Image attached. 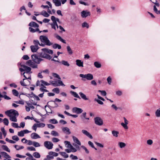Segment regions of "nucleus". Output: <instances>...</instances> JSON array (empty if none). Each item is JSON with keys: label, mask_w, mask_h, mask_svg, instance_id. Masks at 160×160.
Listing matches in <instances>:
<instances>
[{"label": "nucleus", "mask_w": 160, "mask_h": 160, "mask_svg": "<svg viewBox=\"0 0 160 160\" xmlns=\"http://www.w3.org/2000/svg\"><path fill=\"white\" fill-rule=\"evenodd\" d=\"M72 111L73 112L77 114L81 113L83 112V110L81 108L77 107L73 108Z\"/></svg>", "instance_id": "obj_15"}, {"label": "nucleus", "mask_w": 160, "mask_h": 160, "mask_svg": "<svg viewBox=\"0 0 160 160\" xmlns=\"http://www.w3.org/2000/svg\"><path fill=\"white\" fill-rule=\"evenodd\" d=\"M39 39L41 42L44 43L47 45L50 46L52 44V43L50 42L48 38L46 36H40L39 37Z\"/></svg>", "instance_id": "obj_3"}, {"label": "nucleus", "mask_w": 160, "mask_h": 160, "mask_svg": "<svg viewBox=\"0 0 160 160\" xmlns=\"http://www.w3.org/2000/svg\"><path fill=\"white\" fill-rule=\"evenodd\" d=\"M29 26L31 27H33L34 28H38L39 25L34 22H31L29 24Z\"/></svg>", "instance_id": "obj_23"}, {"label": "nucleus", "mask_w": 160, "mask_h": 160, "mask_svg": "<svg viewBox=\"0 0 160 160\" xmlns=\"http://www.w3.org/2000/svg\"><path fill=\"white\" fill-rule=\"evenodd\" d=\"M56 38H57V39L59 40V41H60L62 42L63 43H66V42L64 40L62 39L61 37L60 36L58 35H57L56 36Z\"/></svg>", "instance_id": "obj_32"}, {"label": "nucleus", "mask_w": 160, "mask_h": 160, "mask_svg": "<svg viewBox=\"0 0 160 160\" xmlns=\"http://www.w3.org/2000/svg\"><path fill=\"white\" fill-rule=\"evenodd\" d=\"M18 66L19 67V70L21 72L25 71L23 73V77L26 78L31 80L30 74L32 73L31 71V68L30 67L27 66L25 65L18 63Z\"/></svg>", "instance_id": "obj_1"}, {"label": "nucleus", "mask_w": 160, "mask_h": 160, "mask_svg": "<svg viewBox=\"0 0 160 160\" xmlns=\"http://www.w3.org/2000/svg\"><path fill=\"white\" fill-rule=\"evenodd\" d=\"M33 156L36 158H40L41 155L39 153L37 152H35L33 153Z\"/></svg>", "instance_id": "obj_34"}, {"label": "nucleus", "mask_w": 160, "mask_h": 160, "mask_svg": "<svg viewBox=\"0 0 160 160\" xmlns=\"http://www.w3.org/2000/svg\"><path fill=\"white\" fill-rule=\"evenodd\" d=\"M55 20V21L57 22H58L60 23V21L59 20V19L58 18H56V17L54 16H52L51 17V19L52 20V19L53 18Z\"/></svg>", "instance_id": "obj_59"}, {"label": "nucleus", "mask_w": 160, "mask_h": 160, "mask_svg": "<svg viewBox=\"0 0 160 160\" xmlns=\"http://www.w3.org/2000/svg\"><path fill=\"white\" fill-rule=\"evenodd\" d=\"M21 141L22 142L25 143H27V144L29 145H33V142H32L30 140H27L24 138H22V139Z\"/></svg>", "instance_id": "obj_16"}, {"label": "nucleus", "mask_w": 160, "mask_h": 160, "mask_svg": "<svg viewBox=\"0 0 160 160\" xmlns=\"http://www.w3.org/2000/svg\"><path fill=\"white\" fill-rule=\"evenodd\" d=\"M98 92H101L102 95L103 96H105L107 94L106 92L105 91H101L100 90H99L98 91Z\"/></svg>", "instance_id": "obj_60"}, {"label": "nucleus", "mask_w": 160, "mask_h": 160, "mask_svg": "<svg viewBox=\"0 0 160 160\" xmlns=\"http://www.w3.org/2000/svg\"><path fill=\"white\" fill-rule=\"evenodd\" d=\"M37 125L38 128H43L45 126V124L42 123H38L37 124Z\"/></svg>", "instance_id": "obj_57"}, {"label": "nucleus", "mask_w": 160, "mask_h": 160, "mask_svg": "<svg viewBox=\"0 0 160 160\" xmlns=\"http://www.w3.org/2000/svg\"><path fill=\"white\" fill-rule=\"evenodd\" d=\"M60 63H61L62 65H64V66L67 67H69L70 66V64L68 62L64 60L62 61Z\"/></svg>", "instance_id": "obj_37"}, {"label": "nucleus", "mask_w": 160, "mask_h": 160, "mask_svg": "<svg viewBox=\"0 0 160 160\" xmlns=\"http://www.w3.org/2000/svg\"><path fill=\"white\" fill-rule=\"evenodd\" d=\"M94 65L97 68H99L101 67V64L98 62H94Z\"/></svg>", "instance_id": "obj_44"}, {"label": "nucleus", "mask_w": 160, "mask_h": 160, "mask_svg": "<svg viewBox=\"0 0 160 160\" xmlns=\"http://www.w3.org/2000/svg\"><path fill=\"white\" fill-rule=\"evenodd\" d=\"M18 135L19 137H22L24 136V134L23 130L18 132Z\"/></svg>", "instance_id": "obj_53"}, {"label": "nucleus", "mask_w": 160, "mask_h": 160, "mask_svg": "<svg viewBox=\"0 0 160 160\" xmlns=\"http://www.w3.org/2000/svg\"><path fill=\"white\" fill-rule=\"evenodd\" d=\"M79 76L80 77L85 78L88 80H91L93 78V75L90 73H88L86 74H81L79 75Z\"/></svg>", "instance_id": "obj_5"}, {"label": "nucleus", "mask_w": 160, "mask_h": 160, "mask_svg": "<svg viewBox=\"0 0 160 160\" xmlns=\"http://www.w3.org/2000/svg\"><path fill=\"white\" fill-rule=\"evenodd\" d=\"M64 143H65L66 147L67 148H71V147L72 146L70 143V142L68 141H65Z\"/></svg>", "instance_id": "obj_40"}, {"label": "nucleus", "mask_w": 160, "mask_h": 160, "mask_svg": "<svg viewBox=\"0 0 160 160\" xmlns=\"http://www.w3.org/2000/svg\"><path fill=\"white\" fill-rule=\"evenodd\" d=\"M31 138L32 139H37L41 138L36 133L33 132L30 135Z\"/></svg>", "instance_id": "obj_20"}, {"label": "nucleus", "mask_w": 160, "mask_h": 160, "mask_svg": "<svg viewBox=\"0 0 160 160\" xmlns=\"http://www.w3.org/2000/svg\"><path fill=\"white\" fill-rule=\"evenodd\" d=\"M6 141L11 143H15L16 142L15 141H14L12 140H10L7 138H6Z\"/></svg>", "instance_id": "obj_64"}, {"label": "nucleus", "mask_w": 160, "mask_h": 160, "mask_svg": "<svg viewBox=\"0 0 160 160\" xmlns=\"http://www.w3.org/2000/svg\"><path fill=\"white\" fill-rule=\"evenodd\" d=\"M153 10H154V11L157 14H160V11L158 10L157 8L156 7V6L155 5L153 6Z\"/></svg>", "instance_id": "obj_56"}, {"label": "nucleus", "mask_w": 160, "mask_h": 160, "mask_svg": "<svg viewBox=\"0 0 160 160\" xmlns=\"http://www.w3.org/2000/svg\"><path fill=\"white\" fill-rule=\"evenodd\" d=\"M44 146L48 149H51L53 148V144L50 141H46L44 142Z\"/></svg>", "instance_id": "obj_7"}, {"label": "nucleus", "mask_w": 160, "mask_h": 160, "mask_svg": "<svg viewBox=\"0 0 160 160\" xmlns=\"http://www.w3.org/2000/svg\"><path fill=\"white\" fill-rule=\"evenodd\" d=\"M33 145L35 147H38L40 146V145L39 143L35 141H34L33 142Z\"/></svg>", "instance_id": "obj_55"}, {"label": "nucleus", "mask_w": 160, "mask_h": 160, "mask_svg": "<svg viewBox=\"0 0 160 160\" xmlns=\"http://www.w3.org/2000/svg\"><path fill=\"white\" fill-rule=\"evenodd\" d=\"M52 47L54 49L58 48V49H60L61 48V46L60 45H59L57 43H55L52 45Z\"/></svg>", "instance_id": "obj_31"}, {"label": "nucleus", "mask_w": 160, "mask_h": 160, "mask_svg": "<svg viewBox=\"0 0 160 160\" xmlns=\"http://www.w3.org/2000/svg\"><path fill=\"white\" fill-rule=\"evenodd\" d=\"M42 51H44L45 52H46L47 53L52 54H53V52L52 50H50L47 48H43L42 49Z\"/></svg>", "instance_id": "obj_28"}, {"label": "nucleus", "mask_w": 160, "mask_h": 160, "mask_svg": "<svg viewBox=\"0 0 160 160\" xmlns=\"http://www.w3.org/2000/svg\"><path fill=\"white\" fill-rule=\"evenodd\" d=\"M52 91L57 94H58L60 92V90L58 88H56L53 89Z\"/></svg>", "instance_id": "obj_50"}, {"label": "nucleus", "mask_w": 160, "mask_h": 160, "mask_svg": "<svg viewBox=\"0 0 160 160\" xmlns=\"http://www.w3.org/2000/svg\"><path fill=\"white\" fill-rule=\"evenodd\" d=\"M3 122L4 124L6 126H8V125L9 124V121L8 120V119L6 118H4L3 120Z\"/></svg>", "instance_id": "obj_52"}, {"label": "nucleus", "mask_w": 160, "mask_h": 160, "mask_svg": "<svg viewBox=\"0 0 160 160\" xmlns=\"http://www.w3.org/2000/svg\"><path fill=\"white\" fill-rule=\"evenodd\" d=\"M97 96L98 99H97V98H95L94 99V101L97 102L99 104H100V105L103 104V102L102 101H101L100 100H101L103 101H104L105 100V99L99 96L98 94H97Z\"/></svg>", "instance_id": "obj_12"}, {"label": "nucleus", "mask_w": 160, "mask_h": 160, "mask_svg": "<svg viewBox=\"0 0 160 160\" xmlns=\"http://www.w3.org/2000/svg\"><path fill=\"white\" fill-rule=\"evenodd\" d=\"M51 134L54 136H59L58 133L55 131H52L51 132Z\"/></svg>", "instance_id": "obj_49"}, {"label": "nucleus", "mask_w": 160, "mask_h": 160, "mask_svg": "<svg viewBox=\"0 0 160 160\" xmlns=\"http://www.w3.org/2000/svg\"><path fill=\"white\" fill-rule=\"evenodd\" d=\"M58 83V86H65V85H64L62 81L60 80H58L57 81Z\"/></svg>", "instance_id": "obj_58"}, {"label": "nucleus", "mask_w": 160, "mask_h": 160, "mask_svg": "<svg viewBox=\"0 0 160 160\" xmlns=\"http://www.w3.org/2000/svg\"><path fill=\"white\" fill-rule=\"evenodd\" d=\"M29 31L32 32L34 33L36 32H38V33H41L42 31H41L39 30V29L38 28H36V29H34L32 27H29Z\"/></svg>", "instance_id": "obj_21"}, {"label": "nucleus", "mask_w": 160, "mask_h": 160, "mask_svg": "<svg viewBox=\"0 0 160 160\" xmlns=\"http://www.w3.org/2000/svg\"><path fill=\"white\" fill-rule=\"evenodd\" d=\"M30 48L32 52H36L39 48L38 46L35 45H31Z\"/></svg>", "instance_id": "obj_22"}, {"label": "nucleus", "mask_w": 160, "mask_h": 160, "mask_svg": "<svg viewBox=\"0 0 160 160\" xmlns=\"http://www.w3.org/2000/svg\"><path fill=\"white\" fill-rule=\"evenodd\" d=\"M12 139L16 141H18L19 140V138L16 135L13 136L12 137Z\"/></svg>", "instance_id": "obj_63"}, {"label": "nucleus", "mask_w": 160, "mask_h": 160, "mask_svg": "<svg viewBox=\"0 0 160 160\" xmlns=\"http://www.w3.org/2000/svg\"><path fill=\"white\" fill-rule=\"evenodd\" d=\"M82 131L83 134L86 135L90 139H92L93 137L91 135V134H90V133H89V132L87 130L83 129L82 130Z\"/></svg>", "instance_id": "obj_18"}, {"label": "nucleus", "mask_w": 160, "mask_h": 160, "mask_svg": "<svg viewBox=\"0 0 160 160\" xmlns=\"http://www.w3.org/2000/svg\"><path fill=\"white\" fill-rule=\"evenodd\" d=\"M40 15H43V16L45 17H48L49 16V14H48L46 11H43L42 12L40 13Z\"/></svg>", "instance_id": "obj_35"}, {"label": "nucleus", "mask_w": 160, "mask_h": 160, "mask_svg": "<svg viewBox=\"0 0 160 160\" xmlns=\"http://www.w3.org/2000/svg\"><path fill=\"white\" fill-rule=\"evenodd\" d=\"M1 154L2 156L5 158L4 160H7L9 158H11V157L6 152H1Z\"/></svg>", "instance_id": "obj_19"}, {"label": "nucleus", "mask_w": 160, "mask_h": 160, "mask_svg": "<svg viewBox=\"0 0 160 160\" xmlns=\"http://www.w3.org/2000/svg\"><path fill=\"white\" fill-rule=\"evenodd\" d=\"M26 64L27 65L33 68H38L37 64L33 61L31 60L27 61Z\"/></svg>", "instance_id": "obj_6"}, {"label": "nucleus", "mask_w": 160, "mask_h": 160, "mask_svg": "<svg viewBox=\"0 0 160 160\" xmlns=\"http://www.w3.org/2000/svg\"><path fill=\"white\" fill-rule=\"evenodd\" d=\"M67 49L69 54L71 55L72 54L73 52L69 46H68L67 47Z\"/></svg>", "instance_id": "obj_43"}, {"label": "nucleus", "mask_w": 160, "mask_h": 160, "mask_svg": "<svg viewBox=\"0 0 160 160\" xmlns=\"http://www.w3.org/2000/svg\"><path fill=\"white\" fill-rule=\"evenodd\" d=\"M62 131L64 133L68 135L71 134V132L68 128L67 127H62Z\"/></svg>", "instance_id": "obj_17"}, {"label": "nucleus", "mask_w": 160, "mask_h": 160, "mask_svg": "<svg viewBox=\"0 0 160 160\" xmlns=\"http://www.w3.org/2000/svg\"><path fill=\"white\" fill-rule=\"evenodd\" d=\"M70 93L72 96H73L74 97L78 98L79 99H80V97L78 95V94L77 92L71 91H70Z\"/></svg>", "instance_id": "obj_27"}, {"label": "nucleus", "mask_w": 160, "mask_h": 160, "mask_svg": "<svg viewBox=\"0 0 160 160\" xmlns=\"http://www.w3.org/2000/svg\"><path fill=\"white\" fill-rule=\"evenodd\" d=\"M40 56L42 58H46L48 59H50L51 58V56L48 54L46 52H45L44 51H42V52L41 53Z\"/></svg>", "instance_id": "obj_11"}, {"label": "nucleus", "mask_w": 160, "mask_h": 160, "mask_svg": "<svg viewBox=\"0 0 160 160\" xmlns=\"http://www.w3.org/2000/svg\"><path fill=\"white\" fill-rule=\"evenodd\" d=\"M90 15V13L88 11L83 10L81 12V16L83 18H85Z\"/></svg>", "instance_id": "obj_14"}, {"label": "nucleus", "mask_w": 160, "mask_h": 160, "mask_svg": "<svg viewBox=\"0 0 160 160\" xmlns=\"http://www.w3.org/2000/svg\"><path fill=\"white\" fill-rule=\"evenodd\" d=\"M33 42L34 44L35 45V46H38V45L40 43L38 40H33Z\"/></svg>", "instance_id": "obj_62"}, {"label": "nucleus", "mask_w": 160, "mask_h": 160, "mask_svg": "<svg viewBox=\"0 0 160 160\" xmlns=\"http://www.w3.org/2000/svg\"><path fill=\"white\" fill-rule=\"evenodd\" d=\"M155 114L156 116L157 117H160V108H159L155 112Z\"/></svg>", "instance_id": "obj_46"}, {"label": "nucleus", "mask_w": 160, "mask_h": 160, "mask_svg": "<svg viewBox=\"0 0 160 160\" xmlns=\"http://www.w3.org/2000/svg\"><path fill=\"white\" fill-rule=\"evenodd\" d=\"M95 122L99 126H101L103 124L102 120L100 117H97L94 118Z\"/></svg>", "instance_id": "obj_10"}, {"label": "nucleus", "mask_w": 160, "mask_h": 160, "mask_svg": "<svg viewBox=\"0 0 160 160\" xmlns=\"http://www.w3.org/2000/svg\"><path fill=\"white\" fill-rule=\"evenodd\" d=\"M73 140L74 142L76 143L77 145L73 143V145L76 148L78 149L79 148V146L81 145V143L79 141L78 139L75 137L73 136L72 137Z\"/></svg>", "instance_id": "obj_8"}, {"label": "nucleus", "mask_w": 160, "mask_h": 160, "mask_svg": "<svg viewBox=\"0 0 160 160\" xmlns=\"http://www.w3.org/2000/svg\"><path fill=\"white\" fill-rule=\"evenodd\" d=\"M14 147L17 150H19L21 149H23L24 148V147L22 146H19L18 145H14Z\"/></svg>", "instance_id": "obj_33"}, {"label": "nucleus", "mask_w": 160, "mask_h": 160, "mask_svg": "<svg viewBox=\"0 0 160 160\" xmlns=\"http://www.w3.org/2000/svg\"><path fill=\"white\" fill-rule=\"evenodd\" d=\"M118 146L120 148H125L126 144L124 142H118Z\"/></svg>", "instance_id": "obj_24"}, {"label": "nucleus", "mask_w": 160, "mask_h": 160, "mask_svg": "<svg viewBox=\"0 0 160 160\" xmlns=\"http://www.w3.org/2000/svg\"><path fill=\"white\" fill-rule=\"evenodd\" d=\"M1 130L2 132L4 137H5L7 135V132L5 130L4 128L3 127L1 128Z\"/></svg>", "instance_id": "obj_51"}, {"label": "nucleus", "mask_w": 160, "mask_h": 160, "mask_svg": "<svg viewBox=\"0 0 160 160\" xmlns=\"http://www.w3.org/2000/svg\"><path fill=\"white\" fill-rule=\"evenodd\" d=\"M52 1L56 6L58 7L61 6V3L60 0H53Z\"/></svg>", "instance_id": "obj_26"}, {"label": "nucleus", "mask_w": 160, "mask_h": 160, "mask_svg": "<svg viewBox=\"0 0 160 160\" xmlns=\"http://www.w3.org/2000/svg\"><path fill=\"white\" fill-rule=\"evenodd\" d=\"M13 94L16 96H18L19 94L18 92L16 89H13L12 91Z\"/></svg>", "instance_id": "obj_47"}, {"label": "nucleus", "mask_w": 160, "mask_h": 160, "mask_svg": "<svg viewBox=\"0 0 160 160\" xmlns=\"http://www.w3.org/2000/svg\"><path fill=\"white\" fill-rule=\"evenodd\" d=\"M26 79H28V78H25L23 79L22 80H21L20 81V83L21 85L23 86H27V85L25 83L24 81L26 80Z\"/></svg>", "instance_id": "obj_42"}, {"label": "nucleus", "mask_w": 160, "mask_h": 160, "mask_svg": "<svg viewBox=\"0 0 160 160\" xmlns=\"http://www.w3.org/2000/svg\"><path fill=\"white\" fill-rule=\"evenodd\" d=\"M59 153L65 158H66L68 157V155L65 152H60Z\"/></svg>", "instance_id": "obj_39"}, {"label": "nucleus", "mask_w": 160, "mask_h": 160, "mask_svg": "<svg viewBox=\"0 0 160 160\" xmlns=\"http://www.w3.org/2000/svg\"><path fill=\"white\" fill-rule=\"evenodd\" d=\"M112 134L113 136L116 137H117L118 136V134H119V132L115 130H113L112 132Z\"/></svg>", "instance_id": "obj_41"}, {"label": "nucleus", "mask_w": 160, "mask_h": 160, "mask_svg": "<svg viewBox=\"0 0 160 160\" xmlns=\"http://www.w3.org/2000/svg\"><path fill=\"white\" fill-rule=\"evenodd\" d=\"M6 114L10 118V120L12 122H17V118L19 115L18 112L14 109H11L5 112Z\"/></svg>", "instance_id": "obj_2"}, {"label": "nucleus", "mask_w": 160, "mask_h": 160, "mask_svg": "<svg viewBox=\"0 0 160 160\" xmlns=\"http://www.w3.org/2000/svg\"><path fill=\"white\" fill-rule=\"evenodd\" d=\"M123 119L124 123H121V125L125 129H127L128 128V127L127 125L128 123V121L125 117H123Z\"/></svg>", "instance_id": "obj_13"}, {"label": "nucleus", "mask_w": 160, "mask_h": 160, "mask_svg": "<svg viewBox=\"0 0 160 160\" xmlns=\"http://www.w3.org/2000/svg\"><path fill=\"white\" fill-rule=\"evenodd\" d=\"M58 153L57 152H50L48 153V154L47 156V157L50 159H53L54 157H57L58 156Z\"/></svg>", "instance_id": "obj_9"}, {"label": "nucleus", "mask_w": 160, "mask_h": 160, "mask_svg": "<svg viewBox=\"0 0 160 160\" xmlns=\"http://www.w3.org/2000/svg\"><path fill=\"white\" fill-rule=\"evenodd\" d=\"M81 98L84 100H88V98L87 97L86 95L82 92H79V93Z\"/></svg>", "instance_id": "obj_29"}, {"label": "nucleus", "mask_w": 160, "mask_h": 160, "mask_svg": "<svg viewBox=\"0 0 160 160\" xmlns=\"http://www.w3.org/2000/svg\"><path fill=\"white\" fill-rule=\"evenodd\" d=\"M2 148L3 150L9 152H10V150L7 146L3 145L2 146Z\"/></svg>", "instance_id": "obj_38"}, {"label": "nucleus", "mask_w": 160, "mask_h": 160, "mask_svg": "<svg viewBox=\"0 0 160 160\" xmlns=\"http://www.w3.org/2000/svg\"><path fill=\"white\" fill-rule=\"evenodd\" d=\"M32 60L35 62L37 64H39L40 62L42 60L40 57L36 54H33L31 56Z\"/></svg>", "instance_id": "obj_4"}, {"label": "nucleus", "mask_w": 160, "mask_h": 160, "mask_svg": "<svg viewBox=\"0 0 160 160\" xmlns=\"http://www.w3.org/2000/svg\"><path fill=\"white\" fill-rule=\"evenodd\" d=\"M26 155L30 157L31 158V160H37L36 159L34 158L33 156L30 153H27L26 154Z\"/></svg>", "instance_id": "obj_61"}, {"label": "nucleus", "mask_w": 160, "mask_h": 160, "mask_svg": "<svg viewBox=\"0 0 160 160\" xmlns=\"http://www.w3.org/2000/svg\"><path fill=\"white\" fill-rule=\"evenodd\" d=\"M52 23H51L50 25L52 27V28L53 29H54L55 30H56V25L55 24V20L53 18L52 19Z\"/></svg>", "instance_id": "obj_36"}, {"label": "nucleus", "mask_w": 160, "mask_h": 160, "mask_svg": "<svg viewBox=\"0 0 160 160\" xmlns=\"http://www.w3.org/2000/svg\"><path fill=\"white\" fill-rule=\"evenodd\" d=\"M76 65L78 67H83V62L81 60L77 59L76 60Z\"/></svg>", "instance_id": "obj_25"}, {"label": "nucleus", "mask_w": 160, "mask_h": 160, "mask_svg": "<svg viewBox=\"0 0 160 160\" xmlns=\"http://www.w3.org/2000/svg\"><path fill=\"white\" fill-rule=\"evenodd\" d=\"M82 28L86 27L87 28H88L89 27V25L87 22H84L82 24Z\"/></svg>", "instance_id": "obj_48"}, {"label": "nucleus", "mask_w": 160, "mask_h": 160, "mask_svg": "<svg viewBox=\"0 0 160 160\" xmlns=\"http://www.w3.org/2000/svg\"><path fill=\"white\" fill-rule=\"evenodd\" d=\"M89 145L92 148H94L96 150H97V148L95 147L93 143L90 141H89L88 142Z\"/></svg>", "instance_id": "obj_45"}, {"label": "nucleus", "mask_w": 160, "mask_h": 160, "mask_svg": "<svg viewBox=\"0 0 160 160\" xmlns=\"http://www.w3.org/2000/svg\"><path fill=\"white\" fill-rule=\"evenodd\" d=\"M49 121L52 124H57L58 123V121L55 119H50Z\"/></svg>", "instance_id": "obj_54"}, {"label": "nucleus", "mask_w": 160, "mask_h": 160, "mask_svg": "<svg viewBox=\"0 0 160 160\" xmlns=\"http://www.w3.org/2000/svg\"><path fill=\"white\" fill-rule=\"evenodd\" d=\"M40 82L41 83L40 84L41 86H43L44 85L45 86H48L50 84L47 82H46L42 80L40 81Z\"/></svg>", "instance_id": "obj_30"}]
</instances>
